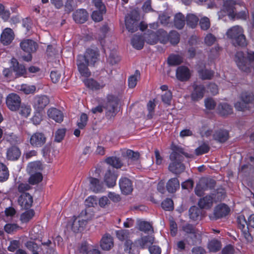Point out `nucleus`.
<instances>
[{
	"instance_id": "nucleus-50",
	"label": "nucleus",
	"mask_w": 254,
	"mask_h": 254,
	"mask_svg": "<svg viewBox=\"0 0 254 254\" xmlns=\"http://www.w3.org/2000/svg\"><path fill=\"white\" fill-rule=\"evenodd\" d=\"M199 76L202 79H210L214 75V72L211 70L207 69H198Z\"/></svg>"
},
{
	"instance_id": "nucleus-2",
	"label": "nucleus",
	"mask_w": 254,
	"mask_h": 254,
	"mask_svg": "<svg viewBox=\"0 0 254 254\" xmlns=\"http://www.w3.org/2000/svg\"><path fill=\"white\" fill-rule=\"evenodd\" d=\"M235 61L239 69L242 71L248 72L251 68L254 70V52H248L246 58L243 52H238L235 56Z\"/></svg>"
},
{
	"instance_id": "nucleus-32",
	"label": "nucleus",
	"mask_w": 254,
	"mask_h": 254,
	"mask_svg": "<svg viewBox=\"0 0 254 254\" xmlns=\"http://www.w3.org/2000/svg\"><path fill=\"white\" fill-rule=\"evenodd\" d=\"M213 138L220 142H224L228 138V132L226 130H219L213 135Z\"/></svg>"
},
{
	"instance_id": "nucleus-17",
	"label": "nucleus",
	"mask_w": 254,
	"mask_h": 254,
	"mask_svg": "<svg viewBox=\"0 0 254 254\" xmlns=\"http://www.w3.org/2000/svg\"><path fill=\"white\" fill-rule=\"evenodd\" d=\"M18 204L25 209L30 208L33 203V197L29 193H23L18 198Z\"/></svg>"
},
{
	"instance_id": "nucleus-31",
	"label": "nucleus",
	"mask_w": 254,
	"mask_h": 254,
	"mask_svg": "<svg viewBox=\"0 0 254 254\" xmlns=\"http://www.w3.org/2000/svg\"><path fill=\"white\" fill-rule=\"evenodd\" d=\"M180 188V183L177 178L170 179L166 184V189L168 192L174 193Z\"/></svg>"
},
{
	"instance_id": "nucleus-28",
	"label": "nucleus",
	"mask_w": 254,
	"mask_h": 254,
	"mask_svg": "<svg viewBox=\"0 0 254 254\" xmlns=\"http://www.w3.org/2000/svg\"><path fill=\"white\" fill-rule=\"evenodd\" d=\"M87 223V221L80 218L75 219L72 225V230L74 232L82 231Z\"/></svg>"
},
{
	"instance_id": "nucleus-10",
	"label": "nucleus",
	"mask_w": 254,
	"mask_h": 254,
	"mask_svg": "<svg viewBox=\"0 0 254 254\" xmlns=\"http://www.w3.org/2000/svg\"><path fill=\"white\" fill-rule=\"evenodd\" d=\"M78 70L81 75L84 77H89L91 75V73L88 68L89 64L83 55H78L77 58L76 62Z\"/></svg>"
},
{
	"instance_id": "nucleus-61",
	"label": "nucleus",
	"mask_w": 254,
	"mask_h": 254,
	"mask_svg": "<svg viewBox=\"0 0 254 254\" xmlns=\"http://www.w3.org/2000/svg\"><path fill=\"white\" fill-rule=\"evenodd\" d=\"M170 16L166 12H163L159 15V20L162 24L165 26H168L170 24Z\"/></svg>"
},
{
	"instance_id": "nucleus-45",
	"label": "nucleus",
	"mask_w": 254,
	"mask_h": 254,
	"mask_svg": "<svg viewBox=\"0 0 254 254\" xmlns=\"http://www.w3.org/2000/svg\"><path fill=\"white\" fill-rule=\"evenodd\" d=\"M208 249L211 252H216L221 248L220 242L216 240H212L208 244Z\"/></svg>"
},
{
	"instance_id": "nucleus-51",
	"label": "nucleus",
	"mask_w": 254,
	"mask_h": 254,
	"mask_svg": "<svg viewBox=\"0 0 254 254\" xmlns=\"http://www.w3.org/2000/svg\"><path fill=\"white\" fill-rule=\"evenodd\" d=\"M169 41L172 45H176L180 41V35L176 31H172L169 34Z\"/></svg>"
},
{
	"instance_id": "nucleus-59",
	"label": "nucleus",
	"mask_w": 254,
	"mask_h": 254,
	"mask_svg": "<svg viewBox=\"0 0 254 254\" xmlns=\"http://www.w3.org/2000/svg\"><path fill=\"white\" fill-rule=\"evenodd\" d=\"M138 229L144 232H147L151 231L152 229L151 224L146 221H140L138 224Z\"/></svg>"
},
{
	"instance_id": "nucleus-9",
	"label": "nucleus",
	"mask_w": 254,
	"mask_h": 254,
	"mask_svg": "<svg viewBox=\"0 0 254 254\" xmlns=\"http://www.w3.org/2000/svg\"><path fill=\"white\" fill-rule=\"evenodd\" d=\"M50 100L47 96L36 95L32 100V106L35 111H41L49 104Z\"/></svg>"
},
{
	"instance_id": "nucleus-8",
	"label": "nucleus",
	"mask_w": 254,
	"mask_h": 254,
	"mask_svg": "<svg viewBox=\"0 0 254 254\" xmlns=\"http://www.w3.org/2000/svg\"><path fill=\"white\" fill-rule=\"evenodd\" d=\"M107 103L104 107L106 110V114L108 116L113 117L116 115L118 102L117 98L112 95H109L107 97Z\"/></svg>"
},
{
	"instance_id": "nucleus-30",
	"label": "nucleus",
	"mask_w": 254,
	"mask_h": 254,
	"mask_svg": "<svg viewBox=\"0 0 254 254\" xmlns=\"http://www.w3.org/2000/svg\"><path fill=\"white\" fill-rule=\"evenodd\" d=\"M185 16L180 12L176 14L174 18V25L178 29H182L185 25Z\"/></svg>"
},
{
	"instance_id": "nucleus-54",
	"label": "nucleus",
	"mask_w": 254,
	"mask_h": 254,
	"mask_svg": "<svg viewBox=\"0 0 254 254\" xmlns=\"http://www.w3.org/2000/svg\"><path fill=\"white\" fill-rule=\"evenodd\" d=\"M34 211L32 210H29L23 213L20 217L21 220L22 222L26 223L28 222L34 216Z\"/></svg>"
},
{
	"instance_id": "nucleus-53",
	"label": "nucleus",
	"mask_w": 254,
	"mask_h": 254,
	"mask_svg": "<svg viewBox=\"0 0 254 254\" xmlns=\"http://www.w3.org/2000/svg\"><path fill=\"white\" fill-rule=\"evenodd\" d=\"M209 150V146L206 143H203L195 149V153L196 155L198 156L207 153Z\"/></svg>"
},
{
	"instance_id": "nucleus-22",
	"label": "nucleus",
	"mask_w": 254,
	"mask_h": 254,
	"mask_svg": "<svg viewBox=\"0 0 254 254\" xmlns=\"http://www.w3.org/2000/svg\"><path fill=\"white\" fill-rule=\"evenodd\" d=\"M88 17L87 12L83 9L77 10L73 14V18L75 22L83 23L87 21Z\"/></svg>"
},
{
	"instance_id": "nucleus-33",
	"label": "nucleus",
	"mask_w": 254,
	"mask_h": 254,
	"mask_svg": "<svg viewBox=\"0 0 254 254\" xmlns=\"http://www.w3.org/2000/svg\"><path fill=\"white\" fill-rule=\"evenodd\" d=\"M20 155V150L17 147L12 146L7 151V157L9 160H16L19 157Z\"/></svg>"
},
{
	"instance_id": "nucleus-11",
	"label": "nucleus",
	"mask_w": 254,
	"mask_h": 254,
	"mask_svg": "<svg viewBox=\"0 0 254 254\" xmlns=\"http://www.w3.org/2000/svg\"><path fill=\"white\" fill-rule=\"evenodd\" d=\"M29 141L32 146L40 147L45 143L46 137L44 133L36 132L30 135Z\"/></svg>"
},
{
	"instance_id": "nucleus-42",
	"label": "nucleus",
	"mask_w": 254,
	"mask_h": 254,
	"mask_svg": "<svg viewBox=\"0 0 254 254\" xmlns=\"http://www.w3.org/2000/svg\"><path fill=\"white\" fill-rule=\"evenodd\" d=\"M43 176L42 174L40 172H36L30 175L28 179V182L30 184L34 185L41 182Z\"/></svg>"
},
{
	"instance_id": "nucleus-44",
	"label": "nucleus",
	"mask_w": 254,
	"mask_h": 254,
	"mask_svg": "<svg viewBox=\"0 0 254 254\" xmlns=\"http://www.w3.org/2000/svg\"><path fill=\"white\" fill-rule=\"evenodd\" d=\"M18 110H19V114L25 118L29 117L31 112L30 106L25 104H21L20 107Z\"/></svg>"
},
{
	"instance_id": "nucleus-41",
	"label": "nucleus",
	"mask_w": 254,
	"mask_h": 254,
	"mask_svg": "<svg viewBox=\"0 0 254 254\" xmlns=\"http://www.w3.org/2000/svg\"><path fill=\"white\" fill-rule=\"evenodd\" d=\"M201 210L196 206H192L189 209L190 218L192 220H197L200 217Z\"/></svg>"
},
{
	"instance_id": "nucleus-15",
	"label": "nucleus",
	"mask_w": 254,
	"mask_h": 254,
	"mask_svg": "<svg viewBox=\"0 0 254 254\" xmlns=\"http://www.w3.org/2000/svg\"><path fill=\"white\" fill-rule=\"evenodd\" d=\"M191 72L189 68L186 66H180L177 68L176 77L181 81H185L189 79Z\"/></svg>"
},
{
	"instance_id": "nucleus-27",
	"label": "nucleus",
	"mask_w": 254,
	"mask_h": 254,
	"mask_svg": "<svg viewBox=\"0 0 254 254\" xmlns=\"http://www.w3.org/2000/svg\"><path fill=\"white\" fill-rule=\"evenodd\" d=\"M213 194L212 195H206L200 199L198 201V205L201 208L207 209L210 208L214 202Z\"/></svg>"
},
{
	"instance_id": "nucleus-36",
	"label": "nucleus",
	"mask_w": 254,
	"mask_h": 254,
	"mask_svg": "<svg viewBox=\"0 0 254 254\" xmlns=\"http://www.w3.org/2000/svg\"><path fill=\"white\" fill-rule=\"evenodd\" d=\"M187 24L190 27L193 28L197 25L199 18L194 14H188L186 17Z\"/></svg>"
},
{
	"instance_id": "nucleus-16",
	"label": "nucleus",
	"mask_w": 254,
	"mask_h": 254,
	"mask_svg": "<svg viewBox=\"0 0 254 254\" xmlns=\"http://www.w3.org/2000/svg\"><path fill=\"white\" fill-rule=\"evenodd\" d=\"M154 243V238L152 236H146L142 237L134 242L136 247L141 249H145L150 247Z\"/></svg>"
},
{
	"instance_id": "nucleus-57",
	"label": "nucleus",
	"mask_w": 254,
	"mask_h": 254,
	"mask_svg": "<svg viewBox=\"0 0 254 254\" xmlns=\"http://www.w3.org/2000/svg\"><path fill=\"white\" fill-rule=\"evenodd\" d=\"M13 71L15 72L17 76H24L26 73V69L25 67L18 63L16 65L13 66Z\"/></svg>"
},
{
	"instance_id": "nucleus-25",
	"label": "nucleus",
	"mask_w": 254,
	"mask_h": 254,
	"mask_svg": "<svg viewBox=\"0 0 254 254\" xmlns=\"http://www.w3.org/2000/svg\"><path fill=\"white\" fill-rule=\"evenodd\" d=\"M116 233L117 237L120 241H123L127 240L126 245L127 248L131 249L132 243L130 241L127 240L129 234V231L127 230H120L117 231Z\"/></svg>"
},
{
	"instance_id": "nucleus-5",
	"label": "nucleus",
	"mask_w": 254,
	"mask_h": 254,
	"mask_svg": "<svg viewBox=\"0 0 254 254\" xmlns=\"http://www.w3.org/2000/svg\"><path fill=\"white\" fill-rule=\"evenodd\" d=\"M21 49L28 55L23 57L24 60L29 62L32 59L31 53L36 52L38 48V44L34 41L31 39H25L22 41L20 44Z\"/></svg>"
},
{
	"instance_id": "nucleus-52",
	"label": "nucleus",
	"mask_w": 254,
	"mask_h": 254,
	"mask_svg": "<svg viewBox=\"0 0 254 254\" xmlns=\"http://www.w3.org/2000/svg\"><path fill=\"white\" fill-rule=\"evenodd\" d=\"M88 116L86 114L82 113L77 121V126L80 129H83L87 125Z\"/></svg>"
},
{
	"instance_id": "nucleus-49",
	"label": "nucleus",
	"mask_w": 254,
	"mask_h": 254,
	"mask_svg": "<svg viewBox=\"0 0 254 254\" xmlns=\"http://www.w3.org/2000/svg\"><path fill=\"white\" fill-rule=\"evenodd\" d=\"M9 173L7 168L3 164L0 163V182L7 180Z\"/></svg>"
},
{
	"instance_id": "nucleus-7",
	"label": "nucleus",
	"mask_w": 254,
	"mask_h": 254,
	"mask_svg": "<svg viewBox=\"0 0 254 254\" xmlns=\"http://www.w3.org/2000/svg\"><path fill=\"white\" fill-rule=\"evenodd\" d=\"M241 101L237 102L234 107L236 110L243 111L247 109L248 105L250 103H254V95L244 93L241 96Z\"/></svg>"
},
{
	"instance_id": "nucleus-55",
	"label": "nucleus",
	"mask_w": 254,
	"mask_h": 254,
	"mask_svg": "<svg viewBox=\"0 0 254 254\" xmlns=\"http://www.w3.org/2000/svg\"><path fill=\"white\" fill-rule=\"evenodd\" d=\"M237 223L238 227L241 230L243 229L246 230V228L248 227V222H247L243 215L241 214L238 216Z\"/></svg>"
},
{
	"instance_id": "nucleus-58",
	"label": "nucleus",
	"mask_w": 254,
	"mask_h": 254,
	"mask_svg": "<svg viewBox=\"0 0 254 254\" xmlns=\"http://www.w3.org/2000/svg\"><path fill=\"white\" fill-rule=\"evenodd\" d=\"M120 60V57L115 51L112 52L108 58V62L113 65L118 64Z\"/></svg>"
},
{
	"instance_id": "nucleus-48",
	"label": "nucleus",
	"mask_w": 254,
	"mask_h": 254,
	"mask_svg": "<svg viewBox=\"0 0 254 254\" xmlns=\"http://www.w3.org/2000/svg\"><path fill=\"white\" fill-rule=\"evenodd\" d=\"M183 62L182 58L176 55H172L169 56L168 59V63L171 65H177Z\"/></svg>"
},
{
	"instance_id": "nucleus-1",
	"label": "nucleus",
	"mask_w": 254,
	"mask_h": 254,
	"mask_svg": "<svg viewBox=\"0 0 254 254\" xmlns=\"http://www.w3.org/2000/svg\"><path fill=\"white\" fill-rule=\"evenodd\" d=\"M182 154L188 158H191L193 156L192 154L185 152L183 149L180 147H178L175 150H174L170 155V159L171 162L168 167L169 170L174 174H180L185 169L184 165L182 163L183 160Z\"/></svg>"
},
{
	"instance_id": "nucleus-13",
	"label": "nucleus",
	"mask_w": 254,
	"mask_h": 254,
	"mask_svg": "<svg viewBox=\"0 0 254 254\" xmlns=\"http://www.w3.org/2000/svg\"><path fill=\"white\" fill-rule=\"evenodd\" d=\"M151 36L154 37L153 39L147 40V43L151 45L156 44L158 41L163 44H166L169 41V35L167 32L162 29L158 30L157 33H152Z\"/></svg>"
},
{
	"instance_id": "nucleus-21",
	"label": "nucleus",
	"mask_w": 254,
	"mask_h": 254,
	"mask_svg": "<svg viewBox=\"0 0 254 254\" xmlns=\"http://www.w3.org/2000/svg\"><path fill=\"white\" fill-rule=\"evenodd\" d=\"M47 115L49 118L53 119L55 122L60 123L63 121L64 115L63 113L59 110L51 108L47 111Z\"/></svg>"
},
{
	"instance_id": "nucleus-60",
	"label": "nucleus",
	"mask_w": 254,
	"mask_h": 254,
	"mask_svg": "<svg viewBox=\"0 0 254 254\" xmlns=\"http://www.w3.org/2000/svg\"><path fill=\"white\" fill-rule=\"evenodd\" d=\"M139 76V72L136 71L135 73L133 75L130 76L128 79V86L129 88H134L137 83V77Z\"/></svg>"
},
{
	"instance_id": "nucleus-26",
	"label": "nucleus",
	"mask_w": 254,
	"mask_h": 254,
	"mask_svg": "<svg viewBox=\"0 0 254 254\" xmlns=\"http://www.w3.org/2000/svg\"><path fill=\"white\" fill-rule=\"evenodd\" d=\"M117 178L115 173L109 170L105 175L104 182L108 187H113L116 185Z\"/></svg>"
},
{
	"instance_id": "nucleus-56",
	"label": "nucleus",
	"mask_w": 254,
	"mask_h": 254,
	"mask_svg": "<svg viewBox=\"0 0 254 254\" xmlns=\"http://www.w3.org/2000/svg\"><path fill=\"white\" fill-rule=\"evenodd\" d=\"M19 90L26 94L33 93L36 90V87L34 85L22 84L21 85Z\"/></svg>"
},
{
	"instance_id": "nucleus-37",
	"label": "nucleus",
	"mask_w": 254,
	"mask_h": 254,
	"mask_svg": "<svg viewBox=\"0 0 254 254\" xmlns=\"http://www.w3.org/2000/svg\"><path fill=\"white\" fill-rule=\"evenodd\" d=\"M122 155L124 157H127L132 161L137 160L140 156L138 152L133 151L130 149H124L122 151Z\"/></svg>"
},
{
	"instance_id": "nucleus-64",
	"label": "nucleus",
	"mask_w": 254,
	"mask_h": 254,
	"mask_svg": "<svg viewBox=\"0 0 254 254\" xmlns=\"http://www.w3.org/2000/svg\"><path fill=\"white\" fill-rule=\"evenodd\" d=\"M81 249L86 253V254H101L100 251L94 246H91L87 248L86 247H82Z\"/></svg>"
},
{
	"instance_id": "nucleus-35",
	"label": "nucleus",
	"mask_w": 254,
	"mask_h": 254,
	"mask_svg": "<svg viewBox=\"0 0 254 254\" xmlns=\"http://www.w3.org/2000/svg\"><path fill=\"white\" fill-rule=\"evenodd\" d=\"M219 113L222 116H227L233 113V108L229 104L226 103H221L218 106Z\"/></svg>"
},
{
	"instance_id": "nucleus-63",
	"label": "nucleus",
	"mask_w": 254,
	"mask_h": 254,
	"mask_svg": "<svg viewBox=\"0 0 254 254\" xmlns=\"http://www.w3.org/2000/svg\"><path fill=\"white\" fill-rule=\"evenodd\" d=\"M162 208L165 210H171L173 209V201L171 199L167 198L161 204Z\"/></svg>"
},
{
	"instance_id": "nucleus-19",
	"label": "nucleus",
	"mask_w": 254,
	"mask_h": 254,
	"mask_svg": "<svg viewBox=\"0 0 254 254\" xmlns=\"http://www.w3.org/2000/svg\"><path fill=\"white\" fill-rule=\"evenodd\" d=\"M83 56L86 62L90 65H93L98 59L99 53L96 50L88 49Z\"/></svg>"
},
{
	"instance_id": "nucleus-47",
	"label": "nucleus",
	"mask_w": 254,
	"mask_h": 254,
	"mask_svg": "<svg viewBox=\"0 0 254 254\" xmlns=\"http://www.w3.org/2000/svg\"><path fill=\"white\" fill-rule=\"evenodd\" d=\"M242 4L240 5L241 6ZM242 6H244L245 9L243 10L238 13H235V11H234V15L230 16L232 18H236L238 19H241L243 20H245L247 19V18L249 17V12L247 9L246 8L245 4L242 5Z\"/></svg>"
},
{
	"instance_id": "nucleus-43",
	"label": "nucleus",
	"mask_w": 254,
	"mask_h": 254,
	"mask_svg": "<svg viewBox=\"0 0 254 254\" xmlns=\"http://www.w3.org/2000/svg\"><path fill=\"white\" fill-rule=\"evenodd\" d=\"M106 162L116 168H120L123 165V163L120 159L116 157H111L108 158L106 160Z\"/></svg>"
},
{
	"instance_id": "nucleus-20",
	"label": "nucleus",
	"mask_w": 254,
	"mask_h": 254,
	"mask_svg": "<svg viewBox=\"0 0 254 254\" xmlns=\"http://www.w3.org/2000/svg\"><path fill=\"white\" fill-rule=\"evenodd\" d=\"M138 16V13L136 12V16L135 18H132L130 15L126 16L125 23L127 29L131 33L134 32L137 30V22L136 18Z\"/></svg>"
},
{
	"instance_id": "nucleus-34",
	"label": "nucleus",
	"mask_w": 254,
	"mask_h": 254,
	"mask_svg": "<svg viewBox=\"0 0 254 254\" xmlns=\"http://www.w3.org/2000/svg\"><path fill=\"white\" fill-rule=\"evenodd\" d=\"M207 188V181L205 179H201L196 185L195 189V194L198 196H201L203 194V191Z\"/></svg>"
},
{
	"instance_id": "nucleus-38",
	"label": "nucleus",
	"mask_w": 254,
	"mask_h": 254,
	"mask_svg": "<svg viewBox=\"0 0 254 254\" xmlns=\"http://www.w3.org/2000/svg\"><path fill=\"white\" fill-rule=\"evenodd\" d=\"M132 46L137 49H141L144 45V39L139 35H134L131 40Z\"/></svg>"
},
{
	"instance_id": "nucleus-18",
	"label": "nucleus",
	"mask_w": 254,
	"mask_h": 254,
	"mask_svg": "<svg viewBox=\"0 0 254 254\" xmlns=\"http://www.w3.org/2000/svg\"><path fill=\"white\" fill-rule=\"evenodd\" d=\"M14 33L11 29L5 28L0 35V41L4 45H8L14 39Z\"/></svg>"
},
{
	"instance_id": "nucleus-29",
	"label": "nucleus",
	"mask_w": 254,
	"mask_h": 254,
	"mask_svg": "<svg viewBox=\"0 0 254 254\" xmlns=\"http://www.w3.org/2000/svg\"><path fill=\"white\" fill-rule=\"evenodd\" d=\"M84 83L86 87L92 90L100 89L105 86V83L103 82L98 83L92 78L85 79Z\"/></svg>"
},
{
	"instance_id": "nucleus-12",
	"label": "nucleus",
	"mask_w": 254,
	"mask_h": 254,
	"mask_svg": "<svg viewBox=\"0 0 254 254\" xmlns=\"http://www.w3.org/2000/svg\"><path fill=\"white\" fill-rule=\"evenodd\" d=\"M190 98L192 101L197 102L203 98L206 92L205 88L202 84H193Z\"/></svg>"
},
{
	"instance_id": "nucleus-24",
	"label": "nucleus",
	"mask_w": 254,
	"mask_h": 254,
	"mask_svg": "<svg viewBox=\"0 0 254 254\" xmlns=\"http://www.w3.org/2000/svg\"><path fill=\"white\" fill-rule=\"evenodd\" d=\"M114 242L112 237L109 234H105L100 242V246L103 250L108 251L113 247Z\"/></svg>"
},
{
	"instance_id": "nucleus-40",
	"label": "nucleus",
	"mask_w": 254,
	"mask_h": 254,
	"mask_svg": "<svg viewBox=\"0 0 254 254\" xmlns=\"http://www.w3.org/2000/svg\"><path fill=\"white\" fill-rule=\"evenodd\" d=\"M41 164L40 162L36 161L29 163L27 167V171L30 174H33L34 172L41 170Z\"/></svg>"
},
{
	"instance_id": "nucleus-6",
	"label": "nucleus",
	"mask_w": 254,
	"mask_h": 254,
	"mask_svg": "<svg viewBox=\"0 0 254 254\" xmlns=\"http://www.w3.org/2000/svg\"><path fill=\"white\" fill-rule=\"evenodd\" d=\"M5 103L7 108L11 111L15 112L20 107L21 99L17 94L11 93L6 97Z\"/></svg>"
},
{
	"instance_id": "nucleus-39",
	"label": "nucleus",
	"mask_w": 254,
	"mask_h": 254,
	"mask_svg": "<svg viewBox=\"0 0 254 254\" xmlns=\"http://www.w3.org/2000/svg\"><path fill=\"white\" fill-rule=\"evenodd\" d=\"M90 189L95 192L100 191L102 189V185L99 180L96 178H92L90 180Z\"/></svg>"
},
{
	"instance_id": "nucleus-62",
	"label": "nucleus",
	"mask_w": 254,
	"mask_h": 254,
	"mask_svg": "<svg viewBox=\"0 0 254 254\" xmlns=\"http://www.w3.org/2000/svg\"><path fill=\"white\" fill-rule=\"evenodd\" d=\"M199 25L202 30H207L210 26V23L209 18L205 16L202 17L200 19Z\"/></svg>"
},
{
	"instance_id": "nucleus-46",
	"label": "nucleus",
	"mask_w": 254,
	"mask_h": 254,
	"mask_svg": "<svg viewBox=\"0 0 254 254\" xmlns=\"http://www.w3.org/2000/svg\"><path fill=\"white\" fill-rule=\"evenodd\" d=\"M182 230L188 234H193L195 238H197V235H199L193 226L188 223L185 224L182 226Z\"/></svg>"
},
{
	"instance_id": "nucleus-14",
	"label": "nucleus",
	"mask_w": 254,
	"mask_h": 254,
	"mask_svg": "<svg viewBox=\"0 0 254 254\" xmlns=\"http://www.w3.org/2000/svg\"><path fill=\"white\" fill-rule=\"evenodd\" d=\"M119 186L123 193L129 194L133 190L131 181L126 177L122 178L119 181Z\"/></svg>"
},
{
	"instance_id": "nucleus-3",
	"label": "nucleus",
	"mask_w": 254,
	"mask_h": 254,
	"mask_svg": "<svg viewBox=\"0 0 254 254\" xmlns=\"http://www.w3.org/2000/svg\"><path fill=\"white\" fill-rule=\"evenodd\" d=\"M244 32V29L241 26L235 25L228 29L226 35L232 40L235 46L244 47L247 44Z\"/></svg>"
},
{
	"instance_id": "nucleus-23",
	"label": "nucleus",
	"mask_w": 254,
	"mask_h": 254,
	"mask_svg": "<svg viewBox=\"0 0 254 254\" xmlns=\"http://www.w3.org/2000/svg\"><path fill=\"white\" fill-rule=\"evenodd\" d=\"M230 211V209L225 204H221L217 205L214 209V215L215 219H219L226 216Z\"/></svg>"
},
{
	"instance_id": "nucleus-4",
	"label": "nucleus",
	"mask_w": 254,
	"mask_h": 254,
	"mask_svg": "<svg viewBox=\"0 0 254 254\" xmlns=\"http://www.w3.org/2000/svg\"><path fill=\"white\" fill-rule=\"evenodd\" d=\"M220 4H223L222 9L218 12L220 17L227 14L229 16L234 15V10L237 8L238 5H244V2L236 3L233 0H217Z\"/></svg>"
}]
</instances>
